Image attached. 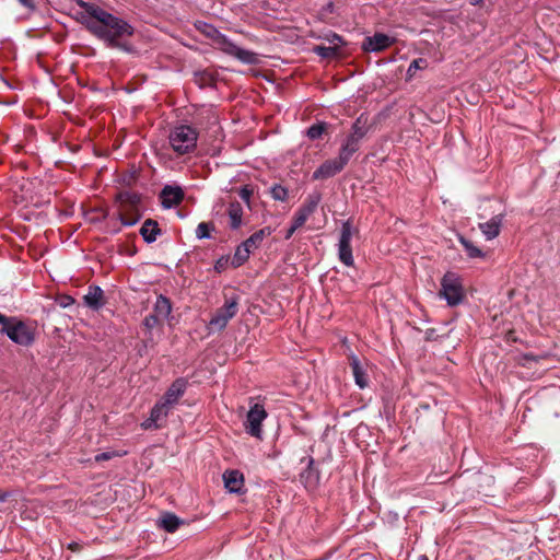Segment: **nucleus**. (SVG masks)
Listing matches in <instances>:
<instances>
[{
	"instance_id": "nucleus-1",
	"label": "nucleus",
	"mask_w": 560,
	"mask_h": 560,
	"mask_svg": "<svg viewBox=\"0 0 560 560\" xmlns=\"http://www.w3.org/2000/svg\"><path fill=\"white\" fill-rule=\"evenodd\" d=\"M81 11L77 12V21L96 38L103 40L107 47L118 48L130 52L131 46L126 43V38L135 33L126 20L116 16L100 5L82 0L78 1Z\"/></svg>"
},
{
	"instance_id": "nucleus-2",
	"label": "nucleus",
	"mask_w": 560,
	"mask_h": 560,
	"mask_svg": "<svg viewBox=\"0 0 560 560\" xmlns=\"http://www.w3.org/2000/svg\"><path fill=\"white\" fill-rule=\"evenodd\" d=\"M0 331L16 345L28 347L35 341L36 327L16 317L5 316Z\"/></svg>"
},
{
	"instance_id": "nucleus-3",
	"label": "nucleus",
	"mask_w": 560,
	"mask_h": 560,
	"mask_svg": "<svg viewBox=\"0 0 560 560\" xmlns=\"http://www.w3.org/2000/svg\"><path fill=\"white\" fill-rule=\"evenodd\" d=\"M198 132L188 125L174 127L168 135V144L176 155L192 153L197 147Z\"/></svg>"
},
{
	"instance_id": "nucleus-4",
	"label": "nucleus",
	"mask_w": 560,
	"mask_h": 560,
	"mask_svg": "<svg viewBox=\"0 0 560 560\" xmlns=\"http://www.w3.org/2000/svg\"><path fill=\"white\" fill-rule=\"evenodd\" d=\"M465 295L462 277L453 271L445 272L441 279L439 296L444 299L448 306H456L463 303Z\"/></svg>"
},
{
	"instance_id": "nucleus-5",
	"label": "nucleus",
	"mask_w": 560,
	"mask_h": 560,
	"mask_svg": "<svg viewBox=\"0 0 560 560\" xmlns=\"http://www.w3.org/2000/svg\"><path fill=\"white\" fill-rule=\"evenodd\" d=\"M238 312V298L226 299L223 306L218 308L209 322V328L222 330Z\"/></svg>"
},
{
	"instance_id": "nucleus-6",
	"label": "nucleus",
	"mask_w": 560,
	"mask_h": 560,
	"mask_svg": "<svg viewBox=\"0 0 560 560\" xmlns=\"http://www.w3.org/2000/svg\"><path fill=\"white\" fill-rule=\"evenodd\" d=\"M267 417L268 413L265 407L258 402L254 404L246 415V420L244 422L245 431L249 435L260 440L262 438L261 424Z\"/></svg>"
},
{
	"instance_id": "nucleus-7",
	"label": "nucleus",
	"mask_w": 560,
	"mask_h": 560,
	"mask_svg": "<svg viewBox=\"0 0 560 560\" xmlns=\"http://www.w3.org/2000/svg\"><path fill=\"white\" fill-rule=\"evenodd\" d=\"M121 207L119 210V220L122 225L131 226L135 225L139 219L140 214L136 209V205L139 200L137 195L124 194L120 195Z\"/></svg>"
},
{
	"instance_id": "nucleus-8",
	"label": "nucleus",
	"mask_w": 560,
	"mask_h": 560,
	"mask_svg": "<svg viewBox=\"0 0 560 560\" xmlns=\"http://www.w3.org/2000/svg\"><path fill=\"white\" fill-rule=\"evenodd\" d=\"M351 238H352V225L350 221H346L342 223L340 237L338 243V257L342 264L348 267L353 266V256L351 249Z\"/></svg>"
},
{
	"instance_id": "nucleus-9",
	"label": "nucleus",
	"mask_w": 560,
	"mask_h": 560,
	"mask_svg": "<svg viewBox=\"0 0 560 560\" xmlns=\"http://www.w3.org/2000/svg\"><path fill=\"white\" fill-rule=\"evenodd\" d=\"M219 45L222 51L237 58L244 63H255L257 60V56L255 52L238 47L223 35H221L219 38Z\"/></svg>"
},
{
	"instance_id": "nucleus-10",
	"label": "nucleus",
	"mask_w": 560,
	"mask_h": 560,
	"mask_svg": "<svg viewBox=\"0 0 560 560\" xmlns=\"http://www.w3.org/2000/svg\"><path fill=\"white\" fill-rule=\"evenodd\" d=\"M322 200V196L319 192L314 191L305 198L303 205L296 211L293 217V222H295V226H302L308 218L315 212L319 202Z\"/></svg>"
},
{
	"instance_id": "nucleus-11",
	"label": "nucleus",
	"mask_w": 560,
	"mask_h": 560,
	"mask_svg": "<svg viewBox=\"0 0 560 560\" xmlns=\"http://www.w3.org/2000/svg\"><path fill=\"white\" fill-rule=\"evenodd\" d=\"M170 407L163 400L158 401L151 409L150 417L141 423L143 430H156L162 427L170 413Z\"/></svg>"
},
{
	"instance_id": "nucleus-12",
	"label": "nucleus",
	"mask_w": 560,
	"mask_h": 560,
	"mask_svg": "<svg viewBox=\"0 0 560 560\" xmlns=\"http://www.w3.org/2000/svg\"><path fill=\"white\" fill-rule=\"evenodd\" d=\"M349 361H350L349 364L352 370V374H353L355 384L360 388H365L369 385V376H368L369 364H368V362L360 360L354 354H351L349 357Z\"/></svg>"
},
{
	"instance_id": "nucleus-13",
	"label": "nucleus",
	"mask_w": 560,
	"mask_h": 560,
	"mask_svg": "<svg viewBox=\"0 0 560 560\" xmlns=\"http://www.w3.org/2000/svg\"><path fill=\"white\" fill-rule=\"evenodd\" d=\"M346 164L339 159L325 161L314 173L313 179H326L341 172Z\"/></svg>"
},
{
	"instance_id": "nucleus-14",
	"label": "nucleus",
	"mask_w": 560,
	"mask_h": 560,
	"mask_svg": "<svg viewBox=\"0 0 560 560\" xmlns=\"http://www.w3.org/2000/svg\"><path fill=\"white\" fill-rule=\"evenodd\" d=\"M394 44V38L383 34L376 33L364 39L362 48L365 51H382Z\"/></svg>"
},
{
	"instance_id": "nucleus-15",
	"label": "nucleus",
	"mask_w": 560,
	"mask_h": 560,
	"mask_svg": "<svg viewBox=\"0 0 560 560\" xmlns=\"http://www.w3.org/2000/svg\"><path fill=\"white\" fill-rule=\"evenodd\" d=\"M186 387L187 381L185 378L175 380L161 400L173 408V406L176 405L180 397L185 394Z\"/></svg>"
},
{
	"instance_id": "nucleus-16",
	"label": "nucleus",
	"mask_w": 560,
	"mask_h": 560,
	"mask_svg": "<svg viewBox=\"0 0 560 560\" xmlns=\"http://www.w3.org/2000/svg\"><path fill=\"white\" fill-rule=\"evenodd\" d=\"M225 489L231 493H240L244 487V476L238 470H226L223 474Z\"/></svg>"
},
{
	"instance_id": "nucleus-17",
	"label": "nucleus",
	"mask_w": 560,
	"mask_h": 560,
	"mask_svg": "<svg viewBox=\"0 0 560 560\" xmlns=\"http://www.w3.org/2000/svg\"><path fill=\"white\" fill-rule=\"evenodd\" d=\"M184 197L179 187L166 186L161 192V202L164 208H172L177 206Z\"/></svg>"
},
{
	"instance_id": "nucleus-18",
	"label": "nucleus",
	"mask_w": 560,
	"mask_h": 560,
	"mask_svg": "<svg viewBox=\"0 0 560 560\" xmlns=\"http://www.w3.org/2000/svg\"><path fill=\"white\" fill-rule=\"evenodd\" d=\"M503 215L498 214L492 217L489 221L480 223L479 228L487 240H493L500 233Z\"/></svg>"
},
{
	"instance_id": "nucleus-19",
	"label": "nucleus",
	"mask_w": 560,
	"mask_h": 560,
	"mask_svg": "<svg viewBox=\"0 0 560 560\" xmlns=\"http://www.w3.org/2000/svg\"><path fill=\"white\" fill-rule=\"evenodd\" d=\"M84 302L89 307L100 310L105 303L103 290L100 287H90L84 295Z\"/></svg>"
},
{
	"instance_id": "nucleus-20",
	"label": "nucleus",
	"mask_w": 560,
	"mask_h": 560,
	"mask_svg": "<svg viewBox=\"0 0 560 560\" xmlns=\"http://www.w3.org/2000/svg\"><path fill=\"white\" fill-rule=\"evenodd\" d=\"M161 230L155 221L148 219L140 229V234L147 243H153L160 235Z\"/></svg>"
},
{
	"instance_id": "nucleus-21",
	"label": "nucleus",
	"mask_w": 560,
	"mask_h": 560,
	"mask_svg": "<svg viewBox=\"0 0 560 560\" xmlns=\"http://www.w3.org/2000/svg\"><path fill=\"white\" fill-rule=\"evenodd\" d=\"M228 217L230 220V228L237 230L242 225L243 207L240 202H231L228 207Z\"/></svg>"
},
{
	"instance_id": "nucleus-22",
	"label": "nucleus",
	"mask_w": 560,
	"mask_h": 560,
	"mask_svg": "<svg viewBox=\"0 0 560 560\" xmlns=\"http://www.w3.org/2000/svg\"><path fill=\"white\" fill-rule=\"evenodd\" d=\"M172 312L171 301L164 295H159L153 308V314L161 320L167 319Z\"/></svg>"
},
{
	"instance_id": "nucleus-23",
	"label": "nucleus",
	"mask_w": 560,
	"mask_h": 560,
	"mask_svg": "<svg viewBox=\"0 0 560 560\" xmlns=\"http://www.w3.org/2000/svg\"><path fill=\"white\" fill-rule=\"evenodd\" d=\"M358 150L359 141H357V137H348L341 145L338 158L347 165L352 154Z\"/></svg>"
},
{
	"instance_id": "nucleus-24",
	"label": "nucleus",
	"mask_w": 560,
	"mask_h": 560,
	"mask_svg": "<svg viewBox=\"0 0 560 560\" xmlns=\"http://www.w3.org/2000/svg\"><path fill=\"white\" fill-rule=\"evenodd\" d=\"M271 233L272 231L270 228L260 229L259 231L252 234L242 244L248 249H250V252H253L254 249L258 248L261 245L265 237L269 236Z\"/></svg>"
},
{
	"instance_id": "nucleus-25",
	"label": "nucleus",
	"mask_w": 560,
	"mask_h": 560,
	"mask_svg": "<svg viewBox=\"0 0 560 560\" xmlns=\"http://www.w3.org/2000/svg\"><path fill=\"white\" fill-rule=\"evenodd\" d=\"M180 524L182 521L172 513L164 514L159 521L160 527H162L168 533H174L179 527Z\"/></svg>"
},
{
	"instance_id": "nucleus-26",
	"label": "nucleus",
	"mask_w": 560,
	"mask_h": 560,
	"mask_svg": "<svg viewBox=\"0 0 560 560\" xmlns=\"http://www.w3.org/2000/svg\"><path fill=\"white\" fill-rule=\"evenodd\" d=\"M250 253V249L245 247L243 244L237 246L232 259V266L235 268L242 266L249 258Z\"/></svg>"
},
{
	"instance_id": "nucleus-27",
	"label": "nucleus",
	"mask_w": 560,
	"mask_h": 560,
	"mask_svg": "<svg viewBox=\"0 0 560 560\" xmlns=\"http://www.w3.org/2000/svg\"><path fill=\"white\" fill-rule=\"evenodd\" d=\"M459 241H460L462 245L464 246L467 255L470 258L483 257V253L481 252V249H479L477 246H475L470 241H468L464 237H460Z\"/></svg>"
},
{
	"instance_id": "nucleus-28",
	"label": "nucleus",
	"mask_w": 560,
	"mask_h": 560,
	"mask_svg": "<svg viewBox=\"0 0 560 560\" xmlns=\"http://www.w3.org/2000/svg\"><path fill=\"white\" fill-rule=\"evenodd\" d=\"M314 52L322 58H331L337 55V44L335 46H315Z\"/></svg>"
},
{
	"instance_id": "nucleus-29",
	"label": "nucleus",
	"mask_w": 560,
	"mask_h": 560,
	"mask_svg": "<svg viewBox=\"0 0 560 560\" xmlns=\"http://www.w3.org/2000/svg\"><path fill=\"white\" fill-rule=\"evenodd\" d=\"M364 121L362 120V116H360L352 126V133L349 137H357V141L365 136L366 129L364 127Z\"/></svg>"
},
{
	"instance_id": "nucleus-30",
	"label": "nucleus",
	"mask_w": 560,
	"mask_h": 560,
	"mask_svg": "<svg viewBox=\"0 0 560 560\" xmlns=\"http://www.w3.org/2000/svg\"><path fill=\"white\" fill-rule=\"evenodd\" d=\"M325 131H326V124L320 122V124H315V125L311 126L307 129L306 135L310 139L316 140V139H319Z\"/></svg>"
},
{
	"instance_id": "nucleus-31",
	"label": "nucleus",
	"mask_w": 560,
	"mask_h": 560,
	"mask_svg": "<svg viewBox=\"0 0 560 560\" xmlns=\"http://www.w3.org/2000/svg\"><path fill=\"white\" fill-rule=\"evenodd\" d=\"M270 194L275 200L285 201L288 199V189L281 185L272 186Z\"/></svg>"
},
{
	"instance_id": "nucleus-32",
	"label": "nucleus",
	"mask_w": 560,
	"mask_h": 560,
	"mask_svg": "<svg viewBox=\"0 0 560 560\" xmlns=\"http://www.w3.org/2000/svg\"><path fill=\"white\" fill-rule=\"evenodd\" d=\"M211 230H213V226L210 223L201 222L197 225L196 236L200 240L209 238Z\"/></svg>"
},
{
	"instance_id": "nucleus-33",
	"label": "nucleus",
	"mask_w": 560,
	"mask_h": 560,
	"mask_svg": "<svg viewBox=\"0 0 560 560\" xmlns=\"http://www.w3.org/2000/svg\"><path fill=\"white\" fill-rule=\"evenodd\" d=\"M127 452L126 451H107V452H103V453H100L95 456V460L96 462H103V460H109L114 457H121L124 455H126Z\"/></svg>"
},
{
	"instance_id": "nucleus-34",
	"label": "nucleus",
	"mask_w": 560,
	"mask_h": 560,
	"mask_svg": "<svg viewBox=\"0 0 560 560\" xmlns=\"http://www.w3.org/2000/svg\"><path fill=\"white\" fill-rule=\"evenodd\" d=\"M427 66H428V62H427V60H425V59H422V58L415 59V60L409 65V68H408V70H407V74H408V77H412L417 70H419V69H424Z\"/></svg>"
},
{
	"instance_id": "nucleus-35",
	"label": "nucleus",
	"mask_w": 560,
	"mask_h": 560,
	"mask_svg": "<svg viewBox=\"0 0 560 560\" xmlns=\"http://www.w3.org/2000/svg\"><path fill=\"white\" fill-rule=\"evenodd\" d=\"M240 197L249 206L250 197L254 194V190L250 186L245 185L240 189Z\"/></svg>"
},
{
	"instance_id": "nucleus-36",
	"label": "nucleus",
	"mask_w": 560,
	"mask_h": 560,
	"mask_svg": "<svg viewBox=\"0 0 560 560\" xmlns=\"http://www.w3.org/2000/svg\"><path fill=\"white\" fill-rule=\"evenodd\" d=\"M161 319L154 314H150L144 318V325L148 328H153Z\"/></svg>"
},
{
	"instance_id": "nucleus-37",
	"label": "nucleus",
	"mask_w": 560,
	"mask_h": 560,
	"mask_svg": "<svg viewBox=\"0 0 560 560\" xmlns=\"http://www.w3.org/2000/svg\"><path fill=\"white\" fill-rule=\"evenodd\" d=\"M327 40L331 44V46H335L337 44V48L339 47L340 43L342 42L341 37L337 34H332L327 37Z\"/></svg>"
},
{
	"instance_id": "nucleus-38",
	"label": "nucleus",
	"mask_w": 560,
	"mask_h": 560,
	"mask_svg": "<svg viewBox=\"0 0 560 560\" xmlns=\"http://www.w3.org/2000/svg\"><path fill=\"white\" fill-rule=\"evenodd\" d=\"M301 226H295V222L292 221V225L290 226V229L287 231V234H285V240H289L292 237V235L294 234V232L300 229Z\"/></svg>"
},
{
	"instance_id": "nucleus-39",
	"label": "nucleus",
	"mask_w": 560,
	"mask_h": 560,
	"mask_svg": "<svg viewBox=\"0 0 560 560\" xmlns=\"http://www.w3.org/2000/svg\"><path fill=\"white\" fill-rule=\"evenodd\" d=\"M11 495L10 491H0V502L7 501Z\"/></svg>"
},
{
	"instance_id": "nucleus-40",
	"label": "nucleus",
	"mask_w": 560,
	"mask_h": 560,
	"mask_svg": "<svg viewBox=\"0 0 560 560\" xmlns=\"http://www.w3.org/2000/svg\"><path fill=\"white\" fill-rule=\"evenodd\" d=\"M24 7H32V0H19Z\"/></svg>"
},
{
	"instance_id": "nucleus-41",
	"label": "nucleus",
	"mask_w": 560,
	"mask_h": 560,
	"mask_svg": "<svg viewBox=\"0 0 560 560\" xmlns=\"http://www.w3.org/2000/svg\"><path fill=\"white\" fill-rule=\"evenodd\" d=\"M3 320H5V315L0 313V326L2 325Z\"/></svg>"
},
{
	"instance_id": "nucleus-42",
	"label": "nucleus",
	"mask_w": 560,
	"mask_h": 560,
	"mask_svg": "<svg viewBox=\"0 0 560 560\" xmlns=\"http://www.w3.org/2000/svg\"><path fill=\"white\" fill-rule=\"evenodd\" d=\"M418 560H429V558L425 555H422L418 558Z\"/></svg>"
},
{
	"instance_id": "nucleus-43",
	"label": "nucleus",
	"mask_w": 560,
	"mask_h": 560,
	"mask_svg": "<svg viewBox=\"0 0 560 560\" xmlns=\"http://www.w3.org/2000/svg\"><path fill=\"white\" fill-rule=\"evenodd\" d=\"M482 0H475L472 4H479Z\"/></svg>"
},
{
	"instance_id": "nucleus-44",
	"label": "nucleus",
	"mask_w": 560,
	"mask_h": 560,
	"mask_svg": "<svg viewBox=\"0 0 560 560\" xmlns=\"http://www.w3.org/2000/svg\"><path fill=\"white\" fill-rule=\"evenodd\" d=\"M219 268H222V265H219V264H218V265L215 266V269H219Z\"/></svg>"
},
{
	"instance_id": "nucleus-45",
	"label": "nucleus",
	"mask_w": 560,
	"mask_h": 560,
	"mask_svg": "<svg viewBox=\"0 0 560 560\" xmlns=\"http://www.w3.org/2000/svg\"><path fill=\"white\" fill-rule=\"evenodd\" d=\"M219 268H222V265H219V264H218V265L215 266V269H219Z\"/></svg>"
}]
</instances>
